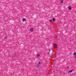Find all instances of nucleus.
Segmentation results:
<instances>
[{
  "label": "nucleus",
  "instance_id": "obj_1",
  "mask_svg": "<svg viewBox=\"0 0 76 76\" xmlns=\"http://www.w3.org/2000/svg\"><path fill=\"white\" fill-rule=\"evenodd\" d=\"M25 20H26V19L25 18H23L22 20V21L24 22H25Z\"/></svg>",
  "mask_w": 76,
  "mask_h": 76
},
{
  "label": "nucleus",
  "instance_id": "obj_2",
  "mask_svg": "<svg viewBox=\"0 0 76 76\" xmlns=\"http://www.w3.org/2000/svg\"><path fill=\"white\" fill-rule=\"evenodd\" d=\"M30 31H31V32H33L34 30L32 28H31L30 29Z\"/></svg>",
  "mask_w": 76,
  "mask_h": 76
},
{
  "label": "nucleus",
  "instance_id": "obj_3",
  "mask_svg": "<svg viewBox=\"0 0 76 76\" xmlns=\"http://www.w3.org/2000/svg\"><path fill=\"white\" fill-rule=\"evenodd\" d=\"M73 55H74V56H75V57H76V52H75L73 53Z\"/></svg>",
  "mask_w": 76,
  "mask_h": 76
},
{
  "label": "nucleus",
  "instance_id": "obj_4",
  "mask_svg": "<svg viewBox=\"0 0 76 76\" xmlns=\"http://www.w3.org/2000/svg\"><path fill=\"white\" fill-rule=\"evenodd\" d=\"M73 72V70H70L69 71V73H72Z\"/></svg>",
  "mask_w": 76,
  "mask_h": 76
},
{
  "label": "nucleus",
  "instance_id": "obj_5",
  "mask_svg": "<svg viewBox=\"0 0 76 76\" xmlns=\"http://www.w3.org/2000/svg\"><path fill=\"white\" fill-rule=\"evenodd\" d=\"M68 8L69 10H71V7L70 6H69Z\"/></svg>",
  "mask_w": 76,
  "mask_h": 76
},
{
  "label": "nucleus",
  "instance_id": "obj_6",
  "mask_svg": "<svg viewBox=\"0 0 76 76\" xmlns=\"http://www.w3.org/2000/svg\"><path fill=\"white\" fill-rule=\"evenodd\" d=\"M40 56V54H38L37 55V57H39Z\"/></svg>",
  "mask_w": 76,
  "mask_h": 76
},
{
  "label": "nucleus",
  "instance_id": "obj_7",
  "mask_svg": "<svg viewBox=\"0 0 76 76\" xmlns=\"http://www.w3.org/2000/svg\"><path fill=\"white\" fill-rule=\"evenodd\" d=\"M61 3H63V0H61Z\"/></svg>",
  "mask_w": 76,
  "mask_h": 76
},
{
  "label": "nucleus",
  "instance_id": "obj_8",
  "mask_svg": "<svg viewBox=\"0 0 76 76\" xmlns=\"http://www.w3.org/2000/svg\"><path fill=\"white\" fill-rule=\"evenodd\" d=\"M54 47H57L56 45H53V48H54Z\"/></svg>",
  "mask_w": 76,
  "mask_h": 76
},
{
  "label": "nucleus",
  "instance_id": "obj_9",
  "mask_svg": "<svg viewBox=\"0 0 76 76\" xmlns=\"http://www.w3.org/2000/svg\"><path fill=\"white\" fill-rule=\"evenodd\" d=\"M53 21H55V18H53Z\"/></svg>",
  "mask_w": 76,
  "mask_h": 76
},
{
  "label": "nucleus",
  "instance_id": "obj_10",
  "mask_svg": "<svg viewBox=\"0 0 76 76\" xmlns=\"http://www.w3.org/2000/svg\"><path fill=\"white\" fill-rule=\"evenodd\" d=\"M7 38V36H5V39H6V38Z\"/></svg>",
  "mask_w": 76,
  "mask_h": 76
},
{
  "label": "nucleus",
  "instance_id": "obj_11",
  "mask_svg": "<svg viewBox=\"0 0 76 76\" xmlns=\"http://www.w3.org/2000/svg\"><path fill=\"white\" fill-rule=\"evenodd\" d=\"M39 64H41V63L40 62H39Z\"/></svg>",
  "mask_w": 76,
  "mask_h": 76
},
{
  "label": "nucleus",
  "instance_id": "obj_12",
  "mask_svg": "<svg viewBox=\"0 0 76 76\" xmlns=\"http://www.w3.org/2000/svg\"><path fill=\"white\" fill-rule=\"evenodd\" d=\"M40 65L39 64H38L37 66V67H39V66Z\"/></svg>",
  "mask_w": 76,
  "mask_h": 76
},
{
  "label": "nucleus",
  "instance_id": "obj_13",
  "mask_svg": "<svg viewBox=\"0 0 76 76\" xmlns=\"http://www.w3.org/2000/svg\"><path fill=\"white\" fill-rule=\"evenodd\" d=\"M49 51H50V50H49Z\"/></svg>",
  "mask_w": 76,
  "mask_h": 76
}]
</instances>
